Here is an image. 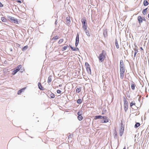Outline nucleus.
<instances>
[{"label":"nucleus","instance_id":"f257e3e1","mask_svg":"<svg viewBox=\"0 0 149 149\" xmlns=\"http://www.w3.org/2000/svg\"><path fill=\"white\" fill-rule=\"evenodd\" d=\"M120 78L122 79H123L125 75V67L124 63L122 60L120 61Z\"/></svg>","mask_w":149,"mask_h":149},{"label":"nucleus","instance_id":"f03ea898","mask_svg":"<svg viewBox=\"0 0 149 149\" xmlns=\"http://www.w3.org/2000/svg\"><path fill=\"white\" fill-rule=\"evenodd\" d=\"M106 54V53L105 51L104 50H102V53L100 54L98 57L100 61L101 62L103 61L105 58Z\"/></svg>","mask_w":149,"mask_h":149},{"label":"nucleus","instance_id":"7ed1b4c3","mask_svg":"<svg viewBox=\"0 0 149 149\" xmlns=\"http://www.w3.org/2000/svg\"><path fill=\"white\" fill-rule=\"evenodd\" d=\"M86 20L84 19H81V22L82 24V27L84 30H86L87 29Z\"/></svg>","mask_w":149,"mask_h":149},{"label":"nucleus","instance_id":"20e7f679","mask_svg":"<svg viewBox=\"0 0 149 149\" xmlns=\"http://www.w3.org/2000/svg\"><path fill=\"white\" fill-rule=\"evenodd\" d=\"M8 18L9 20H11L12 22L16 24H18V21L17 19H15V18L11 16H9Z\"/></svg>","mask_w":149,"mask_h":149},{"label":"nucleus","instance_id":"39448f33","mask_svg":"<svg viewBox=\"0 0 149 149\" xmlns=\"http://www.w3.org/2000/svg\"><path fill=\"white\" fill-rule=\"evenodd\" d=\"M22 65H19L16 67L15 70H14L12 74L13 75L15 74L17 72L22 68Z\"/></svg>","mask_w":149,"mask_h":149},{"label":"nucleus","instance_id":"423d86ee","mask_svg":"<svg viewBox=\"0 0 149 149\" xmlns=\"http://www.w3.org/2000/svg\"><path fill=\"white\" fill-rule=\"evenodd\" d=\"M85 66L86 67V69L87 71L88 72V73H90V74H91V69L90 68V65L88 63H85Z\"/></svg>","mask_w":149,"mask_h":149},{"label":"nucleus","instance_id":"0eeeda50","mask_svg":"<svg viewBox=\"0 0 149 149\" xmlns=\"http://www.w3.org/2000/svg\"><path fill=\"white\" fill-rule=\"evenodd\" d=\"M107 119V116H97L95 117H94V119L95 120H97V119Z\"/></svg>","mask_w":149,"mask_h":149},{"label":"nucleus","instance_id":"6e6552de","mask_svg":"<svg viewBox=\"0 0 149 149\" xmlns=\"http://www.w3.org/2000/svg\"><path fill=\"white\" fill-rule=\"evenodd\" d=\"M79 35L78 33H77V36L76 38V42H75V46L77 47L79 41Z\"/></svg>","mask_w":149,"mask_h":149},{"label":"nucleus","instance_id":"1a4fd4ad","mask_svg":"<svg viewBox=\"0 0 149 149\" xmlns=\"http://www.w3.org/2000/svg\"><path fill=\"white\" fill-rule=\"evenodd\" d=\"M138 20L139 21V24H140L143 22V20H145V18L142 19L141 16H139L138 17Z\"/></svg>","mask_w":149,"mask_h":149},{"label":"nucleus","instance_id":"9d476101","mask_svg":"<svg viewBox=\"0 0 149 149\" xmlns=\"http://www.w3.org/2000/svg\"><path fill=\"white\" fill-rule=\"evenodd\" d=\"M70 17H68L66 19V23L68 25H69L70 23Z\"/></svg>","mask_w":149,"mask_h":149},{"label":"nucleus","instance_id":"9b49d317","mask_svg":"<svg viewBox=\"0 0 149 149\" xmlns=\"http://www.w3.org/2000/svg\"><path fill=\"white\" fill-rule=\"evenodd\" d=\"M123 100L124 105H128V102L126 98L124 97Z\"/></svg>","mask_w":149,"mask_h":149},{"label":"nucleus","instance_id":"f8f14e48","mask_svg":"<svg viewBox=\"0 0 149 149\" xmlns=\"http://www.w3.org/2000/svg\"><path fill=\"white\" fill-rule=\"evenodd\" d=\"M124 131V128L123 127H121L120 130L119 132L120 135V136H122Z\"/></svg>","mask_w":149,"mask_h":149},{"label":"nucleus","instance_id":"ddd939ff","mask_svg":"<svg viewBox=\"0 0 149 149\" xmlns=\"http://www.w3.org/2000/svg\"><path fill=\"white\" fill-rule=\"evenodd\" d=\"M138 52V51L137 49H134V51H132V54H133V53L134 52V58H135L136 57V54Z\"/></svg>","mask_w":149,"mask_h":149},{"label":"nucleus","instance_id":"4468645a","mask_svg":"<svg viewBox=\"0 0 149 149\" xmlns=\"http://www.w3.org/2000/svg\"><path fill=\"white\" fill-rule=\"evenodd\" d=\"M38 86L39 88L41 90H43L44 88L42 87V86L41 85V84L40 82H39L38 84Z\"/></svg>","mask_w":149,"mask_h":149},{"label":"nucleus","instance_id":"2eb2a0df","mask_svg":"<svg viewBox=\"0 0 149 149\" xmlns=\"http://www.w3.org/2000/svg\"><path fill=\"white\" fill-rule=\"evenodd\" d=\"M104 120H102L100 121V123H104L108 122L109 121L108 119H104Z\"/></svg>","mask_w":149,"mask_h":149},{"label":"nucleus","instance_id":"dca6fc26","mask_svg":"<svg viewBox=\"0 0 149 149\" xmlns=\"http://www.w3.org/2000/svg\"><path fill=\"white\" fill-rule=\"evenodd\" d=\"M128 108V105H124V109L125 112L127 111Z\"/></svg>","mask_w":149,"mask_h":149},{"label":"nucleus","instance_id":"f3484780","mask_svg":"<svg viewBox=\"0 0 149 149\" xmlns=\"http://www.w3.org/2000/svg\"><path fill=\"white\" fill-rule=\"evenodd\" d=\"M115 45L117 49H118L119 48V46L117 39H116L115 40Z\"/></svg>","mask_w":149,"mask_h":149},{"label":"nucleus","instance_id":"a211bd4d","mask_svg":"<svg viewBox=\"0 0 149 149\" xmlns=\"http://www.w3.org/2000/svg\"><path fill=\"white\" fill-rule=\"evenodd\" d=\"M1 21L3 22H6L7 21V19L4 17H1Z\"/></svg>","mask_w":149,"mask_h":149},{"label":"nucleus","instance_id":"6ab92c4d","mask_svg":"<svg viewBox=\"0 0 149 149\" xmlns=\"http://www.w3.org/2000/svg\"><path fill=\"white\" fill-rule=\"evenodd\" d=\"M134 105H136V103L134 101H132V102L130 103V107H132Z\"/></svg>","mask_w":149,"mask_h":149},{"label":"nucleus","instance_id":"aec40b11","mask_svg":"<svg viewBox=\"0 0 149 149\" xmlns=\"http://www.w3.org/2000/svg\"><path fill=\"white\" fill-rule=\"evenodd\" d=\"M52 76H50L48 78L47 82L48 83H49L52 81Z\"/></svg>","mask_w":149,"mask_h":149},{"label":"nucleus","instance_id":"412c9836","mask_svg":"<svg viewBox=\"0 0 149 149\" xmlns=\"http://www.w3.org/2000/svg\"><path fill=\"white\" fill-rule=\"evenodd\" d=\"M25 89V88H24L18 91L17 92V94L18 95L21 94V93Z\"/></svg>","mask_w":149,"mask_h":149},{"label":"nucleus","instance_id":"4be33fe9","mask_svg":"<svg viewBox=\"0 0 149 149\" xmlns=\"http://www.w3.org/2000/svg\"><path fill=\"white\" fill-rule=\"evenodd\" d=\"M77 118L79 120L81 121L83 119V117L81 115L78 116Z\"/></svg>","mask_w":149,"mask_h":149},{"label":"nucleus","instance_id":"5701e85b","mask_svg":"<svg viewBox=\"0 0 149 149\" xmlns=\"http://www.w3.org/2000/svg\"><path fill=\"white\" fill-rule=\"evenodd\" d=\"M135 86L136 85L134 83H133L131 84V87L132 90H134V89Z\"/></svg>","mask_w":149,"mask_h":149},{"label":"nucleus","instance_id":"b1692460","mask_svg":"<svg viewBox=\"0 0 149 149\" xmlns=\"http://www.w3.org/2000/svg\"><path fill=\"white\" fill-rule=\"evenodd\" d=\"M148 2L147 1V0H144L143 1V5L144 6H147L148 5Z\"/></svg>","mask_w":149,"mask_h":149},{"label":"nucleus","instance_id":"393cba45","mask_svg":"<svg viewBox=\"0 0 149 149\" xmlns=\"http://www.w3.org/2000/svg\"><path fill=\"white\" fill-rule=\"evenodd\" d=\"M147 9L148 8H147L143 10L142 11V13L143 15H145L146 14Z\"/></svg>","mask_w":149,"mask_h":149},{"label":"nucleus","instance_id":"a878e982","mask_svg":"<svg viewBox=\"0 0 149 149\" xmlns=\"http://www.w3.org/2000/svg\"><path fill=\"white\" fill-rule=\"evenodd\" d=\"M140 124L139 123H136V124L134 126V127L135 128H137L138 127L140 126Z\"/></svg>","mask_w":149,"mask_h":149},{"label":"nucleus","instance_id":"bb28decb","mask_svg":"<svg viewBox=\"0 0 149 149\" xmlns=\"http://www.w3.org/2000/svg\"><path fill=\"white\" fill-rule=\"evenodd\" d=\"M59 38L58 36H55L52 39V40H56L58 39Z\"/></svg>","mask_w":149,"mask_h":149},{"label":"nucleus","instance_id":"cd10ccee","mask_svg":"<svg viewBox=\"0 0 149 149\" xmlns=\"http://www.w3.org/2000/svg\"><path fill=\"white\" fill-rule=\"evenodd\" d=\"M81 91V87L77 88L76 90V92L77 93H79Z\"/></svg>","mask_w":149,"mask_h":149},{"label":"nucleus","instance_id":"c85d7f7f","mask_svg":"<svg viewBox=\"0 0 149 149\" xmlns=\"http://www.w3.org/2000/svg\"><path fill=\"white\" fill-rule=\"evenodd\" d=\"M63 40H64L63 39H60L58 41V43L59 44H61L63 41Z\"/></svg>","mask_w":149,"mask_h":149},{"label":"nucleus","instance_id":"c756f323","mask_svg":"<svg viewBox=\"0 0 149 149\" xmlns=\"http://www.w3.org/2000/svg\"><path fill=\"white\" fill-rule=\"evenodd\" d=\"M28 48V46H25L22 48V51H24L25 50H26Z\"/></svg>","mask_w":149,"mask_h":149},{"label":"nucleus","instance_id":"7c9ffc66","mask_svg":"<svg viewBox=\"0 0 149 149\" xmlns=\"http://www.w3.org/2000/svg\"><path fill=\"white\" fill-rule=\"evenodd\" d=\"M82 113V112L81 111H78L77 112V114L78 116L81 115Z\"/></svg>","mask_w":149,"mask_h":149},{"label":"nucleus","instance_id":"2f4dec72","mask_svg":"<svg viewBox=\"0 0 149 149\" xmlns=\"http://www.w3.org/2000/svg\"><path fill=\"white\" fill-rule=\"evenodd\" d=\"M77 103L78 104H80L81 103V99H79L77 100Z\"/></svg>","mask_w":149,"mask_h":149},{"label":"nucleus","instance_id":"473e14b6","mask_svg":"<svg viewBox=\"0 0 149 149\" xmlns=\"http://www.w3.org/2000/svg\"><path fill=\"white\" fill-rule=\"evenodd\" d=\"M51 97L54 98L55 97L53 93H51L50 95Z\"/></svg>","mask_w":149,"mask_h":149},{"label":"nucleus","instance_id":"72a5a7b5","mask_svg":"<svg viewBox=\"0 0 149 149\" xmlns=\"http://www.w3.org/2000/svg\"><path fill=\"white\" fill-rule=\"evenodd\" d=\"M67 48V46H64L63 48V49H62V50L63 51H64V50H65Z\"/></svg>","mask_w":149,"mask_h":149},{"label":"nucleus","instance_id":"f704fd0d","mask_svg":"<svg viewBox=\"0 0 149 149\" xmlns=\"http://www.w3.org/2000/svg\"><path fill=\"white\" fill-rule=\"evenodd\" d=\"M57 92L58 93L60 94L61 92V91L60 90H58L57 91Z\"/></svg>","mask_w":149,"mask_h":149},{"label":"nucleus","instance_id":"c9c22d12","mask_svg":"<svg viewBox=\"0 0 149 149\" xmlns=\"http://www.w3.org/2000/svg\"><path fill=\"white\" fill-rule=\"evenodd\" d=\"M70 47L71 48V49L73 51H75V50H76V49H75V48L74 49L73 48V47H72L71 46H70Z\"/></svg>","mask_w":149,"mask_h":149},{"label":"nucleus","instance_id":"e433bc0d","mask_svg":"<svg viewBox=\"0 0 149 149\" xmlns=\"http://www.w3.org/2000/svg\"><path fill=\"white\" fill-rule=\"evenodd\" d=\"M3 6V4L0 2V7H2Z\"/></svg>","mask_w":149,"mask_h":149},{"label":"nucleus","instance_id":"4c0bfd02","mask_svg":"<svg viewBox=\"0 0 149 149\" xmlns=\"http://www.w3.org/2000/svg\"><path fill=\"white\" fill-rule=\"evenodd\" d=\"M17 2H18V3H21V1L20 0H17Z\"/></svg>","mask_w":149,"mask_h":149},{"label":"nucleus","instance_id":"58836bf2","mask_svg":"<svg viewBox=\"0 0 149 149\" xmlns=\"http://www.w3.org/2000/svg\"><path fill=\"white\" fill-rule=\"evenodd\" d=\"M140 48L141 49L143 50V49L142 47H141Z\"/></svg>","mask_w":149,"mask_h":149},{"label":"nucleus","instance_id":"ea45409f","mask_svg":"<svg viewBox=\"0 0 149 149\" xmlns=\"http://www.w3.org/2000/svg\"><path fill=\"white\" fill-rule=\"evenodd\" d=\"M148 17L149 18V14L148 15Z\"/></svg>","mask_w":149,"mask_h":149},{"label":"nucleus","instance_id":"a19ab883","mask_svg":"<svg viewBox=\"0 0 149 149\" xmlns=\"http://www.w3.org/2000/svg\"><path fill=\"white\" fill-rule=\"evenodd\" d=\"M123 149H126V147H125Z\"/></svg>","mask_w":149,"mask_h":149},{"label":"nucleus","instance_id":"79ce46f5","mask_svg":"<svg viewBox=\"0 0 149 149\" xmlns=\"http://www.w3.org/2000/svg\"><path fill=\"white\" fill-rule=\"evenodd\" d=\"M56 22H57V21H55V23L56 24Z\"/></svg>","mask_w":149,"mask_h":149},{"label":"nucleus","instance_id":"37998d69","mask_svg":"<svg viewBox=\"0 0 149 149\" xmlns=\"http://www.w3.org/2000/svg\"><path fill=\"white\" fill-rule=\"evenodd\" d=\"M61 86V85H59V86L60 87Z\"/></svg>","mask_w":149,"mask_h":149}]
</instances>
